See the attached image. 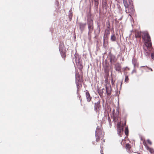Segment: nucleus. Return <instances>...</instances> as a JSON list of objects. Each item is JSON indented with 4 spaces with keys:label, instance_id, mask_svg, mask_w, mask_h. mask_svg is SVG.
<instances>
[{
    "label": "nucleus",
    "instance_id": "f257e3e1",
    "mask_svg": "<svg viewBox=\"0 0 154 154\" xmlns=\"http://www.w3.org/2000/svg\"><path fill=\"white\" fill-rule=\"evenodd\" d=\"M142 39L145 41V47L143 48L144 52L145 55L147 56L150 53L149 49L152 47V42L149 35L147 32H142Z\"/></svg>",
    "mask_w": 154,
    "mask_h": 154
},
{
    "label": "nucleus",
    "instance_id": "f03ea898",
    "mask_svg": "<svg viewBox=\"0 0 154 154\" xmlns=\"http://www.w3.org/2000/svg\"><path fill=\"white\" fill-rule=\"evenodd\" d=\"M124 5L125 8V12L127 13H128L129 15L134 14L135 10L133 4L132 0H128L129 4L127 2V0H123Z\"/></svg>",
    "mask_w": 154,
    "mask_h": 154
},
{
    "label": "nucleus",
    "instance_id": "7ed1b4c3",
    "mask_svg": "<svg viewBox=\"0 0 154 154\" xmlns=\"http://www.w3.org/2000/svg\"><path fill=\"white\" fill-rule=\"evenodd\" d=\"M105 73L104 78L105 79V82L106 84L105 87L107 95H110L111 94V86L109 82L108 77L109 75V70L106 68L104 70Z\"/></svg>",
    "mask_w": 154,
    "mask_h": 154
},
{
    "label": "nucleus",
    "instance_id": "20e7f679",
    "mask_svg": "<svg viewBox=\"0 0 154 154\" xmlns=\"http://www.w3.org/2000/svg\"><path fill=\"white\" fill-rule=\"evenodd\" d=\"M75 83L78 89H79L82 86V79L81 75L76 72L75 74Z\"/></svg>",
    "mask_w": 154,
    "mask_h": 154
},
{
    "label": "nucleus",
    "instance_id": "39448f33",
    "mask_svg": "<svg viewBox=\"0 0 154 154\" xmlns=\"http://www.w3.org/2000/svg\"><path fill=\"white\" fill-rule=\"evenodd\" d=\"M95 136L96 141L99 142L100 139L102 140L103 139V135L102 130L99 128H97L96 131Z\"/></svg>",
    "mask_w": 154,
    "mask_h": 154
},
{
    "label": "nucleus",
    "instance_id": "423d86ee",
    "mask_svg": "<svg viewBox=\"0 0 154 154\" xmlns=\"http://www.w3.org/2000/svg\"><path fill=\"white\" fill-rule=\"evenodd\" d=\"M59 51L62 57L65 58L66 56V50L63 43H60L59 47Z\"/></svg>",
    "mask_w": 154,
    "mask_h": 154
},
{
    "label": "nucleus",
    "instance_id": "0eeeda50",
    "mask_svg": "<svg viewBox=\"0 0 154 154\" xmlns=\"http://www.w3.org/2000/svg\"><path fill=\"white\" fill-rule=\"evenodd\" d=\"M75 58L76 64L78 67H81L82 66V62L81 59V57L79 56L76 54L75 55Z\"/></svg>",
    "mask_w": 154,
    "mask_h": 154
},
{
    "label": "nucleus",
    "instance_id": "6e6552de",
    "mask_svg": "<svg viewBox=\"0 0 154 154\" xmlns=\"http://www.w3.org/2000/svg\"><path fill=\"white\" fill-rule=\"evenodd\" d=\"M87 24L88 28L89 30L91 31H92L94 29L93 20L91 18L88 19Z\"/></svg>",
    "mask_w": 154,
    "mask_h": 154
},
{
    "label": "nucleus",
    "instance_id": "1a4fd4ad",
    "mask_svg": "<svg viewBox=\"0 0 154 154\" xmlns=\"http://www.w3.org/2000/svg\"><path fill=\"white\" fill-rule=\"evenodd\" d=\"M100 108V101H98L94 104V109L97 113L99 112Z\"/></svg>",
    "mask_w": 154,
    "mask_h": 154
},
{
    "label": "nucleus",
    "instance_id": "9d476101",
    "mask_svg": "<svg viewBox=\"0 0 154 154\" xmlns=\"http://www.w3.org/2000/svg\"><path fill=\"white\" fill-rule=\"evenodd\" d=\"M143 143L147 150H148L151 153L154 154V150L152 148L149 147L146 142H144Z\"/></svg>",
    "mask_w": 154,
    "mask_h": 154
},
{
    "label": "nucleus",
    "instance_id": "9b49d317",
    "mask_svg": "<svg viewBox=\"0 0 154 154\" xmlns=\"http://www.w3.org/2000/svg\"><path fill=\"white\" fill-rule=\"evenodd\" d=\"M134 33L135 37L136 38H140L141 35V33L140 31L136 30L134 31Z\"/></svg>",
    "mask_w": 154,
    "mask_h": 154
},
{
    "label": "nucleus",
    "instance_id": "f8f14e48",
    "mask_svg": "<svg viewBox=\"0 0 154 154\" xmlns=\"http://www.w3.org/2000/svg\"><path fill=\"white\" fill-rule=\"evenodd\" d=\"M85 94L86 97L87 101L90 102L91 101L92 97H91L88 91H86Z\"/></svg>",
    "mask_w": 154,
    "mask_h": 154
},
{
    "label": "nucleus",
    "instance_id": "ddd939ff",
    "mask_svg": "<svg viewBox=\"0 0 154 154\" xmlns=\"http://www.w3.org/2000/svg\"><path fill=\"white\" fill-rule=\"evenodd\" d=\"M78 24L79 26L80 29L82 31L84 30L85 27L86 25V23H78Z\"/></svg>",
    "mask_w": 154,
    "mask_h": 154
},
{
    "label": "nucleus",
    "instance_id": "4468645a",
    "mask_svg": "<svg viewBox=\"0 0 154 154\" xmlns=\"http://www.w3.org/2000/svg\"><path fill=\"white\" fill-rule=\"evenodd\" d=\"M123 128L122 127L119 126L118 130V134L120 137H121L122 135V132L123 131Z\"/></svg>",
    "mask_w": 154,
    "mask_h": 154
},
{
    "label": "nucleus",
    "instance_id": "2eb2a0df",
    "mask_svg": "<svg viewBox=\"0 0 154 154\" xmlns=\"http://www.w3.org/2000/svg\"><path fill=\"white\" fill-rule=\"evenodd\" d=\"M116 59H115V57L113 56H110V61L111 63H112L116 61Z\"/></svg>",
    "mask_w": 154,
    "mask_h": 154
},
{
    "label": "nucleus",
    "instance_id": "dca6fc26",
    "mask_svg": "<svg viewBox=\"0 0 154 154\" xmlns=\"http://www.w3.org/2000/svg\"><path fill=\"white\" fill-rule=\"evenodd\" d=\"M132 62L134 67H137L139 66V64L135 60H132Z\"/></svg>",
    "mask_w": 154,
    "mask_h": 154
},
{
    "label": "nucleus",
    "instance_id": "f3484780",
    "mask_svg": "<svg viewBox=\"0 0 154 154\" xmlns=\"http://www.w3.org/2000/svg\"><path fill=\"white\" fill-rule=\"evenodd\" d=\"M116 37L114 34L111 36V40L112 41H115L116 40Z\"/></svg>",
    "mask_w": 154,
    "mask_h": 154
},
{
    "label": "nucleus",
    "instance_id": "a211bd4d",
    "mask_svg": "<svg viewBox=\"0 0 154 154\" xmlns=\"http://www.w3.org/2000/svg\"><path fill=\"white\" fill-rule=\"evenodd\" d=\"M94 2V5L95 7H97L99 4V0H93Z\"/></svg>",
    "mask_w": 154,
    "mask_h": 154
},
{
    "label": "nucleus",
    "instance_id": "6ab92c4d",
    "mask_svg": "<svg viewBox=\"0 0 154 154\" xmlns=\"http://www.w3.org/2000/svg\"><path fill=\"white\" fill-rule=\"evenodd\" d=\"M125 134L126 135L128 136V127L125 128Z\"/></svg>",
    "mask_w": 154,
    "mask_h": 154
},
{
    "label": "nucleus",
    "instance_id": "aec40b11",
    "mask_svg": "<svg viewBox=\"0 0 154 154\" xmlns=\"http://www.w3.org/2000/svg\"><path fill=\"white\" fill-rule=\"evenodd\" d=\"M125 148L128 149H130L131 148V145L129 143L127 144L125 146Z\"/></svg>",
    "mask_w": 154,
    "mask_h": 154
},
{
    "label": "nucleus",
    "instance_id": "412c9836",
    "mask_svg": "<svg viewBox=\"0 0 154 154\" xmlns=\"http://www.w3.org/2000/svg\"><path fill=\"white\" fill-rule=\"evenodd\" d=\"M129 79L128 78V75H126L125 77V81L126 83H128V82L129 81Z\"/></svg>",
    "mask_w": 154,
    "mask_h": 154
},
{
    "label": "nucleus",
    "instance_id": "4be33fe9",
    "mask_svg": "<svg viewBox=\"0 0 154 154\" xmlns=\"http://www.w3.org/2000/svg\"><path fill=\"white\" fill-rule=\"evenodd\" d=\"M151 58L154 60V52L152 53L151 54Z\"/></svg>",
    "mask_w": 154,
    "mask_h": 154
},
{
    "label": "nucleus",
    "instance_id": "5701e85b",
    "mask_svg": "<svg viewBox=\"0 0 154 154\" xmlns=\"http://www.w3.org/2000/svg\"><path fill=\"white\" fill-rule=\"evenodd\" d=\"M147 142L150 145L152 144V142H151V141L149 140H147Z\"/></svg>",
    "mask_w": 154,
    "mask_h": 154
},
{
    "label": "nucleus",
    "instance_id": "b1692460",
    "mask_svg": "<svg viewBox=\"0 0 154 154\" xmlns=\"http://www.w3.org/2000/svg\"><path fill=\"white\" fill-rule=\"evenodd\" d=\"M78 69H79V70L81 72H80V74H81L82 72V68H78Z\"/></svg>",
    "mask_w": 154,
    "mask_h": 154
},
{
    "label": "nucleus",
    "instance_id": "393cba45",
    "mask_svg": "<svg viewBox=\"0 0 154 154\" xmlns=\"http://www.w3.org/2000/svg\"><path fill=\"white\" fill-rule=\"evenodd\" d=\"M101 154H104L103 152V150H101L100 151Z\"/></svg>",
    "mask_w": 154,
    "mask_h": 154
},
{
    "label": "nucleus",
    "instance_id": "a878e982",
    "mask_svg": "<svg viewBox=\"0 0 154 154\" xmlns=\"http://www.w3.org/2000/svg\"><path fill=\"white\" fill-rule=\"evenodd\" d=\"M99 93L100 95L101 96L103 95V92H101V91L100 93V92H99Z\"/></svg>",
    "mask_w": 154,
    "mask_h": 154
},
{
    "label": "nucleus",
    "instance_id": "bb28decb",
    "mask_svg": "<svg viewBox=\"0 0 154 154\" xmlns=\"http://www.w3.org/2000/svg\"><path fill=\"white\" fill-rule=\"evenodd\" d=\"M116 68V70H118V71H119L120 70V68Z\"/></svg>",
    "mask_w": 154,
    "mask_h": 154
},
{
    "label": "nucleus",
    "instance_id": "cd10ccee",
    "mask_svg": "<svg viewBox=\"0 0 154 154\" xmlns=\"http://www.w3.org/2000/svg\"><path fill=\"white\" fill-rule=\"evenodd\" d=\"M98 27H99V31H100V25H99V24H98Z\"/></svg>",
    "mask_w": 154,
    "mask_h": 154
},
{
    "label": "nucleus",
    "instance_id": "c85d7f7f",
    "mask_svg": "<svg viewBox=\"0 0 154 154\" xmlns=\"http://www.w3.org/2000/svg\"><path fill=\"white\" fill-rule=\"evenodd\" d=\"M83 109H86V106H85V105H84V106H83Z\"/></svg>",
    "mask_w": 154,
    "mask_h": 154
},
{
    "label": "nucleus",
    "instance_id": "c756f323",
    "mask_svg": "<svg viewBox=\"0 0 154 154\" xmlns=\"http://www.w3.org/2000/svg\"><path fill=\"white\" fill-rule=\"evenodd\" d=\"M149 69L151 70V71H152V70L151 68H148Z\"/></svg>",
    "mask_w": 154,
    "mask_h": 154
},
{
    "label": "nucleus",
    "instance_id": "7c9ffc66",
    "mask_svg": "<svg viewBox=\"0 0 154 154\" xmlns=\"http://www.w3.org/2000/svg\"><path fill=\"white\" fill-rule=\"evenodd\" d=\"M126 121H125V122L124 123V125H126Z\"/></svg>",
    "mask_w": 154,
    "mask_h": 154
},
{
    "label": "nucleus",
    "instance_id": "2f4dec72",
    "mask_svg": "<svg viewBox=\"0 0 154 154\" xmlns=\"http://www.w3.org/2000/svg\"><path fill=\"white\" fill-rule=\"evenodd\" d=\"M144 66H141V67H144Z\"/></svg>",
    "mask_w": 154,
    "mask_h": 154
}]
</instances>
